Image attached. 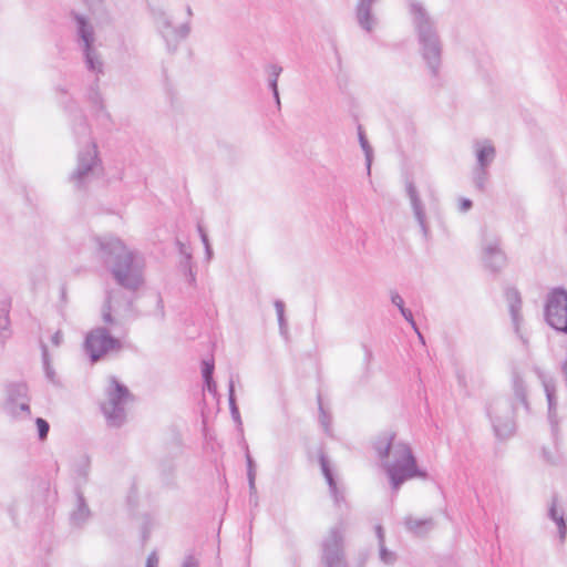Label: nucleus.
<instances>
[{
	"label": "nucleus",
	"mask_w": 567,
	"mask_h": 567,
	"mask_svg": "<svg viewBox=\"0 0 567 567\" xmlns=\"http://www.w3.org/2000/svg\"><path fill=\"white\" fill-rule=\"evenodd\" d=\"M95 256L121 287L135 291L143 285L144 259L116 236H94Z\"/></svg>",
	"instance_id": "nucleus-1"
},
{
	"label": "nucleus",
	"mask_w": 567,
	"mask_h": 567,
	"mask_svg": "<svg viewBox=\"0 0 567 567\" xmlns=\"http://www.w3.org/2000/svg\"><path fill=\"white\" fill-rule=\"evenodd\" d=\"M372 446L394 492H398L402 484L409 480L415 477L429 478L427 472L417 466L411 446L402 441L395 442L394 432L384 431L380 433L373 440Z\"/></svg>",
	"instance_id": "nucleus-2"
},
{
	"label": "nucleus",
	"mask_w": 567,
	"mask_h": 567,
	"mask_svg": "<svg viewBox=\"0 0 567 567\" xmlns=\"http://www.w3.org/2000/svg\"><path fill=\"white\" fill-rule=\"evenodd\" d=\"M409 14L420 45V53L433 76L439 74L442 63L443 45L436 21L425 6L417 1L409 2Z\"/></svg>",
	"instance_id": "nucleus-3"
},
{
	"label": "nucleus",
	"mask_w": 567,
	"mask_h": 567,
	"mask_svg": "<svg viewBox=\"0 0 567 567\" xmlns=\"http://www.w3.org/2000/svg\"><path fill=\"white\" fill-rule=\"evenodd\" d=\"M132 400V394L126 385L115 377L110 379L106 390V401L102 403L101 410L111 427H121L126 421V403Z\"/></svg>",
	"instance_id": "nucleus-4"
},
{
	"label": "nucleus",
	"mask_w": 567,
	"mask_h": 567,
	"mask_svg": "<svg viewBox=\"0 0 567 567\" xmlns=\"http://www.w3.org/2000/svg\"><path fill=\"white\" fill-rule=\"evenodd\" d=\"M101 161L97 156V147L91 142L80 150L76 157V166L69 176V182L76 188L83 189L99 173Z\"/></svg>",
	"instance_id": "nucleus-5"
},
{
	"label": "nucleus",
	"mask_w": 567,
	"mask_h": 567,
	"mask_svg": "<svg viewBox=\"0 0 567 567\" xmlns=\"http://www.w3.org/2000/svg\"><path fill=\"white\" fill-rule=\"evenodd\" d=\"M346 526L342 522L329 528L321 542V561L324 567H348L344 553Z\"/></svg>",
	"instance_id": "nucleus-6"
},
{
	"label": "nucleus",
	"mask_w": 567,
	"mask_h": 567,
	"mask_svg": "<svg viewBox=\"0 0 567 567\" xmlns=\"http://www.w3.org/2000/svg\"><path fill=\"white\" fill-rule=\"evenodd\" d=\"M487 415L498 439H507L514 433V406L508 399L493 400L487 408Z\"/></svg>",
	"instance_id": "nucleus-7"
},
{
	"label": "nucleus",
	"mask_w": 567,
	"mask_h": 567,
	"mask_svg": "<svg viewBox=\"0 0 567 567\" xmlns=\"http://www.w3.org/2000/svg\"><path fill=\"white\" fill-rule=\"evenodd\" d=\"M121 349L120 339L112 337L106 328L93 329L85 337L84 351L92 362L99 361L110 351H120Z\"/></svg>",
	"instance_id": "nucleus-8"
},
{
	"label": "nucleus",
	"mask_w": 567,
	"mask_h": 567,
	"mask_svg": "<svg viewBox=\"0 0 567 567\" xmlns=\"http://www.w3.org/2000/svg\"><path fill=\"white\" fill-rule=\"evenodd\" d=\"M545 319L551 328L567 334V290L554 288L548 293Z\"/></svg>",
	"instance_id": "nucleus-9"
},
{
	"label": "nucleus",
	"mask_w": 567,
	"mask_h": 567,
	"mask_svg": "<svg viewBox=\"0 0 567 567\" xmlns=\"http://www.w3.org/2000/svg\"><path fill=\"white\" fill-rule=\"evenodd\" d=\"M156 24L167 51L171 53L176 52L179 43L188 38L192 30L189 20L175 27L172 18L163 10L156 12Z\"/></svg>",
	"instance_id": "nucleus-10"
},
{
	"label": "nucleus",
	"mask_w": 567,
	"mask_h": 567,
	"mask_svg": "<svg viewBox=\"0 0 567 567\" xmlns=\"http://www.w3.org/2000/svg\"><path fill=\"white\" fill-rule=\"evenodd\" d=\"M6 410L17 416L19 412L30 414L28 386L25 383H11L7 386Z\"/></svg>",
	"instance_id": "nucleus-11"
},
{
	"label": "nucleus",
	"mask_w": 567,
	"mask_h": 567,
	"mask_svg": "<svg viewBox=\"0 0 567 567\" xmlns=\"http://www.w3.org/2000/svg\"><path fill=\"white\" fill-rule=\"evenodd\" d=\"M483 260L485 266L494 272L499 271L506 266L507 258L501 249V241L497 237L484 241Z\"/></svg>",
	"instance_id": "nucleus-12"
},
{
	"label": "nucleus",
	"mask_w": 567,
	"mask_h": 567,
	"mask_svg": "<svg viewBox=\"0 0 567 567\" xmlns=\"http://www.w3.org/2000/svg\"><path fill=\"white\" fill-rule=\"evenodd\" d=\"M539 379L544 386V391L548 403V421L551 427V434L556 436L558 431V419L556 414L557 409V396H556V384L554 379L547 378L545 374L539 373Z\"/></svg>",
	"instance_id": "nucleus-13"
},
{
	"label": "nucleus",
	"mask_w": 567,
	"mask_h": 567,
	"mask_svg": "<svg viewBox=\"0 0 567 567\" xmlns=\"http://www.w3.org/2000/svg\"><path fill=\"white\" fill-rule=\"evenodd\" d=\"M405 188H406V195L411 203V207L413 209L414 217L417 220V224H419L424 237H427L429 227H427L426 220H425V208H424L423 202L419 195V192H417L414 183L411 181L406 182Z\"/></svg>",
	"instance_id": "nucleus-14"
},
{
	"label": "nucleus",
	"mask_w": 567,
	"mask_h": 567,
	"mask_svg": "<svg viewBox=\"0 0 567 567\" xmlns=\"http://www.w3.org/2000/svg\"><path fill=\"white\" fill-rule=\"evenodd\" d=\"M71 17L75 22V30L81 48L94 45L95 33L89 19L79 12L72 11Z\"/></svg>",
	"instance_id": "nucleus-15"
},
{
	"label": "nucleus",
	"mask_w": 567,
	"mask_h": 567,
	"mask_svg": "<svg viewBox=\"0 0 567 567\" xmlns=\"http://www.w3.org/2000/svg\"><path fill=\"white\" fill-rule=\"evenodd\" d=\"M375 2L377 0H358L355 7L357 22L367 32H372L378 23L375 16L372 13V6Z\"/></svg>",
	"instance_id": "nucleus-16"
},
{
	"label": "nucleus",
	"mask_w": 567,
	"mask_h": 567,
	"mask_svg": "<svg viewBox=\"0 0 567 567\" xmlns=\"http://www.w3.org/2000/svg\"><path fill=\"white\" fill-rule=\"evenodd\" d=\"M375 2L377 0H358L355 7L357 22L367 32H372L378 23L375 16L372 13V6Z\"/></svg>",
	"instance_id": "nucleus-17"
},
{
	"label": "nucleus",
	"mask_w": 567,
	"mask_h": 567,
	"mask_svg": "<svg viewBox=\"0 0 567 567\" xmlns=\"http://www.w3.org/2000/svg\"><path fill=\"white\" fill-rule=\"evenodd\" d=\"M75 508L70 514V522L72 526L82 527L91 517L90 507L80 489H76Z\"/></svg>",
	"instance_id": "nucleus-18"
},
{
	"label": "nucleus",
	"mask_w": 567,
	"mask_h": 567,
	"mask_svg": "<svg viewBox=\"0 0 567 567\" xmlns=\"http://www.w3.org/2000/svg\"><path fill=\"white\" fill-rule=\"evenodd\" d=\"M320 466L329 486L330 495L333 497L336 505H340L341 502H344V492L338 487L329 462L324 455L320 456Z\"/></svg>",
	"instance_id": "nucleus-19"
},
{
	"label": "nucleus",
	"mask_w": 567,
	"mask_h": 567,
	"mask_svg": "<svg viewBox=\"0 0 567 567\" xmlns=\"http://www.w3.org/2000/svg\"><path fill=\"white\" fill-rule=\"evenodd\" d=\"M505 297L508 302L509 313L512 317L513 324L515 327V331L518 333L519 323L522 321L520 308H522V298L520 293L515 288H507L505 290Z\"/></svg>",
	"instance_id": "nucleus-20"
},
{
	"label": "nucleus",
	"mask_w": 567,
	"mask_h": 567,
	"mask_svg": "<svg viewBox=\"0 0 567 567\" xmlns=\"http://www.w3.org/2000/svg\"><path fill=\"white\" fill-rule=\"evenodd\" d=\"M476 167H489L493 163L496 151L493 144L488 141L475 143Z\"/></svg>",
	"instance_id": "nucleus-21"
},
{
	"label": "nucleus",
	"mask_w": 567,
	"mask_h": 567,
	"mask_svg": "<svg viewBox=\"0 0 567 567\" xmlns=\"http://www.w3.org/2000/svg\"><path fill=\"white\" fill-rule=\"evenodd\" d=\"M84 56L86 69L96 75L103 74V61L94 45L81 48Z\"/></svg>",
	"instance_id": "nucleus-22"
},
{
	"label": "nucleus",
	"mask_w": 567,
	"mask_h": 567,
	"mask_svg": "<svg viewBox=\"0 0 567 567\" xmlns=\"http://www.w3.org/2000/svg\"><path fill=\"white\" fill-rule=\"evenodd\" d=\"M404 525L410 532L420 536L426 534L430 529H432L434 524L432 518L420 519L414 518L412 516H408L404 519Z\"/></svg>",
	"instance_id": "nucleus-23"
},
{
	"label": "nucleus",
	"mask_w": 567,
	"mask_h": 567,
	"mask_svg": "<svg viewBox=\"0 0 567 567\" xmlns=\"http://www.w3.org/2000/svg\"><path fill=\"white\" fill-rule=\"evenodd\" d=\"M73 132L79 138V143H84L85 146L89 145L92 141L91 138V131L90 126L87 124V121L84 115L79 114L76 116L75 123L73 125Z\"/></svg>",
	"instance_id": "nucleus-24"
},
{
	"label": "nucleus",
	"mask_w": 567,
	"mask_h": 567,
	"mask_svg": "<svg viewBox=\"0 0 567 567\" xmlns=\"http://www.w3.org/2000/svg\"><path fill=\"white\" fill-rule=\"evenodd\" d=\"M554 439V451H550L546 447L543 449V456L544 460L553 465H559L564 463L565 461V454L560 449L559 445V439H558V431L556 432V436L553 434Z\"/></svg>",
	"instance_id": "nucleus-25"
},
{
	"label": "nucleus",
	"mask_w": 567,
	"mask_h": 567,
	"mask_svg": "<svg viewBox=\"0 0 567 567\" xmlns=\"http://www.w3.org/2000/svg\"><path fill=\"white\" fill-rule=\"evenodd\" d=\"M512 382L515 399L519 401L525 406L526 410H528L529 406L527 401L526 388L522 377L516 371V369H514L512 372Z\"/></svg>",
	"instance_id": "nucleus-26"
},
{
	"label": "nucleus",
	"mask_w": 567,
	"mask_h": 567,
	"mask_svg": "<svg viewBox=\"0 0 567 567\" xmlns=\"http://www.w3.org/2000/svg\"><path fill=\"white\" fill-rule=\"evenodd\" d=\"M10 302L7 300L0 301V337L6 339L10 336Z\"/></svg>",
	"instance_id": "nucleus-27"
},
{
	"label": "nucleus",
	"mask_w": 567,
	"mask_h": 567,
	"mask_svg": "<svg viewBox=\"0 0 567 567\" xmlns=\"http://www.w3.org/2000/svg\"><path fill=\"white\" fill-rule=\"evenodd\" d=\"M548 515H549L550 519H553L556 523V525L558 527L559 539L563 543L565 540L566 534H567V524L564 518V515L558 514L555 501L553 502V504L549 508Z\"/></svg>",
	"instance_id": "nucleus-28"
},
{
	"label": "nucleus",
	"mask_w": 567,
	"mask_h": 567,
	"mask_svg": "<svg viewBox=\"0 0 567 567\" xmlns=\"http://www.w3.org/2000/svg\"><path fill=\"white\" fill-rule=\"evenodd\" d=\"M228 402H229V410H230V414H231L233 420L237 424L240 425L241 424V419H240L239 409H238L237 403H236L235 381H234V377L233 375L230 377L229 382H228Z\"/></svg>",
	"instance_id": "nucleus-29"
},
{
	"label": "nucleus",
	"mask_w": 567,
	"mask_h": 567,
	"mask_svg": "<svg viewBox=\"0 0 567 567\" xmlns=\"http://www.w3.org/2000/svg\"><path fill=\"white\" fill-rule=\"evenodd\" d=\"M91 13L101 21H109L110 13L104 0H89Z\"/></svg>",
	"instance_id": "nucleus-30"
},
{
	"label": "nucleus",
	"mask_w": 567,
	"mask_h": 567,
	"mask_svg": "<svg viewBox=\"0 0 567 567\" xmlns=\"http://www.w3.org/2000/svg\"><path fill=\"white\" fill-rule=\"evenodd\" d=\"M97 82H99V79H96L94 86H92L90 90L89 100L96 107L97 111L102 112L104 114V116L107 120H110L111 116L105 110L102 94L100 93L99 87H97Z\"/></svg>",
	"instance_id": "nucleus-31"
},
{
	"label": "nucleus",
	"mask_w": 567,
	"mask_h": 567,
	"mask_svg": "<svg viewBox=\"0 0 567 567\" xmlns=\"http://www.w3.org/2000/svg\"><path fill=\"white\" fill-rule=\"evenodd\" d=\"M489 178L488 167H476L473 171V182L475 187L484 192L486 188L487 181Z\"/></svg>",
	"instance_id": "nucleus-32"
},
{
	"label": "nucleus",
	"mask_w": 567,
	"mask_h": 567,
	"mask_svg": "<svg viewBox=\"0 0 567 567\" xmlns=\"http://www.w3.org/2000/svg\"><path fill=\"white\" fill-rule=\"evenodd\" d=\"M358 137H359L360 146L365 155L368 174H370V168H371V163H372V147L369 144L361 125L358 126Z\"/></svg>",
	"instance_id": "nucleus-33"
},
{
	"label": "nucleus",
	"mask_w": 567,
	"mask_h": 567,
	"mask_svg": "<svg viewBox=\"0 0 567 567\" xmlns=\"http://www.w3.org/2000/svg\"><path fill=\"white\" fill-rule=\"evenodd\" d=\"M282 72V68L278 64H270L267 66L268 86L271 91L278 89V79Z\"/></svg>",
	"instance_id": "nucleus-34"
},
{
	"label": "nucleus",
	"mask_w": 567,
	"mask_h": 567,
	"mask_svg": "<svg viewBox=\"0 0 567 567\" xmlns=\"http://www.w3.org/2000/svg\"><path fill=\"white\" fill-rule=\"evenodd\" d=\"M246 462H247V480L249 489L255 494V482H256V463L251 457L249 451L246 453Z\"/></svg>",
	"instance_id": "nucleus-35"
},
{
	"label": "nucleus",
	"mask_w": 567,
	"mask_h": 567,
	"mask_svg": "<svg viewBox=\"0 0 567 567\" xmlns=\"http://www.w3.org/2000/svg\"><path fill=\"white\" fill-rule=\"evenodd\" d=\"M319 422L327 434L331 433V415L323 409L321 396L318 395Z\"/></svg>",
	"instance_id": "nucleus-36"
},
{
	"label": "nucleus",
	"mask_w": 567,
	"mask_h": 567,
	"mask_svg": "<svg viewBox=\"0 0 567 567\" xmlns=\"http://www.w3.org/2000/svg\"><path fill=\"white\" fill-rule=\"evenodd\" d=\"M379 557L380 560L385 565H393L396 561V554L392 550H389L385 547V544L379 545Z\"/></svg>",
	"instance_id": "nucleus-37"
},
{
	"label": "nucleus",
	"mask_w": 567,
	"mask_h": 567,
	"mask_svg": "<svg viewBox=\"0 0 567 567\" xmlns=\"http://www.w3.org/2000/svg\"><path fill=\"white\" fill-rule=\"evenodd\" d=\"M41 352H42V361H43L47 378L53 382L54 381V371H53L52 367L50 365L48 347L43 342H41Z\"/></svg>",
	"instance_id": "nucleus-38"
},
{
	"label": "nucleus",
	"mask_w": 567,
	"mask_h": 567,
	"mask_svg": "<svg viewBox=\"0 0 567 567\" xmlns=\"http://www.w3.org/2000/svg\"><path fill=\"white\" fill-rule=\"evenodd\" d=\"M179 266L182 270L185 272V275L188 277V281L190 284L195 282V274L193 272L192 268V254H186V257L183 258Z\"/></svg>",
	"instance_id": "nucleus-39"
},
{
	"label": "nucleus",
	"mask_w": 567,
	"mask_h": 567,
	"mask_svg": "<svg viewBox=\"0 0 567 567\" xmlns=\"http://www.w3.org/2000/svg\"><path fill=\"white\" fill-rule=\"evenodd\" d=\"M399 311L403 316V318L411 324L413 330L417 333L420 340L422 342H424L423 336L419 331V328H417V326H416V323L414 321V318H413V315H412L411 310L404 307V308L400 309Z\"/></svg>",
	"instance_id": "nucleus-40"
},
{
	"label": "nucleus",
	"mask_w": 567,
	"mask_h": 567,
	"mask_svg": "<svg viewBox=\"0 0 567 567\" xmlns=\"http://www.w3.org/2000/svg\"><path fill=\"white\" fill-rule=\"evenodd\" d=\"M35 424H37V429H38L39 439L41 441L45 440L48 436L49 430H50V425H49L48 421H45L42 417H37Z\"/></svg>",
	"instance_id": "nucleus-41"
},
{
	"label": "nucleus",
	"mask_w": 567,
	"mask_h": 567,
	"mask_svg": "<svg viewBox=\"0 0 567 567\" xmlns=\"http://www.w3.org/2000/svg\"><path fill=\"white\" fill-rule=\"evenodd\" d=\"M111 300H110V297L106 298V301H105V305L103 307V321L107 324H114L115 323V320L114 318L112 317V313H111V305H110Z\"/></svg>",
	"instance_id": "nucleus-42"
},
{
	"label": "nucleus",
	"mask_w": 567,
	"mask_h": 567,
	"mask_svg": "<svg viewBox=\"0 0 567 567\" xmlns=\"http://www.w3.org/2000/svg\"><path fill=\"white\" fill-rule=\"evenodd\" d=\"M214 362L213 361H203L202 375L204 380L214 379Z\"/></svg>",
	"instance_id": "nucleus-43"
},
{
	"label": "nucleus",
	"mask_w": 567,
	"mask_h": 567,
	"mask_svg": "<svg viewBox=\"0 0 567 567\" xmlns=\"http://www.w3.org/2000/svg\"><path fill=\"white\" fill-rule=\"evenodd\" d=\"M391 302L400 310L404 308V300L398 291H391Z\"/></svg>",
	"instance_id": "nucleus-44"
},
{
	"label": "nucleus",
	"mask_w": 567,
	"mask_h": 567,
	"mask_svg": "<svg viewBox=\"0 0 567 567\" xmlns=\"http://www.w3.org/2000/svg\"><path fill=\"white\" fill-rule=\"evenodd\" d=\"M158 566V556L156 551H152L146 559V567H157Z\"/></svg>",
	"instance_id": "nucleus-45"
},
{
	"label": "nucleus",
	"mask_w": 567,
	"mask_h": 567,
	"mask_svg": "<svg viewBox=\"0 0 567 567\" xmlns=\"http://www.w3.org/2000/svg\"><path fill=\"white\" fill-rule=\"evenodd\" d=\"M206 390L213 395L217 394V385L214 379L204 380Z\"/></svg>",
	"instance_id": "nucleus-46"
},
{
	"label": "nucleus",
	"mask_w": 567,
	"mask_h": 567,
	"mask_svg": "<svg viewBox=\"0 0 567 567\" xmlns=\"http://www.w3.org/2000/svg\"><path fill=\"white\" fill-rule=\"evenodd\" d=\"M198 560L193 555H187L182 567H198Z\"/></svg>",
	"instance_id": "nucleus-47"
},
{
	"label": "nucleus",
	"mask_w": 567,
	"mask_h": 567,
	"mask_svg": "<svg viewBox=\"0 0 567 567\" xmlns=\"http://www.w3.org/2000/svg\"><path fill=\"white\" fill-rule=\"evenodd\" d=\"M472 206H473V203L471 199L461 198L458 209L464 213V212L470 210L472 208Z\"/></svg>",
	"instance_id": "nucleus-48"
},
{
	"label": "nucleus",
	"mask_w": 567,
	"mask_h": 567,
	"mask_svg": "<svg viewBox=\"0 0 567 567\" xmlns=\"http://www.w3.org/2000/svg\"><path fill=\"white\" fill-rule=\"evenodd\" d=\"M51 342L53 346L59 347L63 342V334L60 330L55 331L54 334L51 337Z\"/></svg>",
	"instance_id": "nucleus-49"
},
{
	"label": "nucleus",
	"mask_w": 567,
	"mask_h": 567,
	"mask_svg": "<svg viewBox=\"0 0 567 567\" xmlns=\"http://www.w3.org/2000/svg\"><path fill=\"white\" fill-rule=\"evenodd\" d=\"M375 534H377L379 545L385 544L384 530L381 525L375 526Z\"/></svg>",
	"instance_id": "nucleus-50"
},
{
	"label": "nucleus",
	"mask_w": 567,
	"mask_h": 567,
	"mask_svg": "<svg viewBox=\"0 0 567 567\" xmlns=\"http://www.w3.org/2000/svg\"><path fill=\"white\" fill-rule=\"evenodd\" d=\"M274 306L277 312V317H282L285 315V303L281 300H276Z\"/></svg>",
	"instance_id": "nucleus-51"
},
{
	"label": "nucleus",
	"mask_w": 567,
	"mask_h": 567,
	"mask_svg": "<svg viewBox=\"0 0 567 567\" xmlns=\"http://www.w3.org/2000/svg\"><path fill=\"white\" fill-rule=\"evenodd\" d=\"M362 349L364 351V361L369 364L373 357L372 350L367 344H363Z\"/></svg>",
	"instance_id": "nucleus-52"
},
{
	"label": "nucleus",
	"mask_w": 567,
	"mask_h": 567,
	"mask_svg": "<svg viewBox=\"0 0 567 567\" xmlns=\"http://www.w3.org/2000/svg\"><path fill=\"white\" fill-rule=\"evenodd\" d=\"M278 323H279L280 332L281 333L286 332L287 331V320H286L285 315L282 317H278Z\"/></svg>",
	"instance_id": "nucleus-53"
},
{
	"label": "nucleus",
	"mask_w": 567,
	"mask_h": 567,
	"mask_svg": "<svg viewBox=\"0 0 567 567\" xmlns=\"http://www.w3.org/2000/svg\"><path fill=\"white\" fill-rule=\"evenodd\" d=\"M249 503L252 506L258 505V495H257V488L255 487V494L249 489Z\"/></svg>",
	"instance_id": "nucleus-54"
},
{
	"label": "nucleus",
	"mask_w": 567,
	"mask_h": 567,
	"mask_svg": "<svg viewBox=\"0 0 567 567\" xmlns=\"http://www.w3.org/2000/svg\"><path fill=\"white\" fill-rule=\"evenodd\" d=\"M177 245H178V249H179L181 255L186 257V254H190L189 251H187V248H186L185 244H183L182 241L178 240Z\"/></svg>",
	"instance_id": "nucleus-55"
},
{
	"label": "nucleus",
	"mask_w": 567,
	"mask_h": 567,
	"mask_svg": "<svg viewBox=\"0 0 567 567\" xmlns=\"http://www.w3.org/2000/svg\"><path fill=\"white\" fill-rule=\"evenodd\" d=\"M272 92V96L275 99V102L277 104L278 107H280V96H279V90H274L271 91Z\"/></svg>",
	"instance_id": "nucleus-56"
},
{
	"label": "nucleus",
	"mask_w": 567,
	"mask_h": 567,
	"mask_svg": "<svg viewBox=\"0 0 567 567\" xmlns=\"http://www.w3.org/2000/svg\"><path fill=\"white\" fill-rule=\"evenodd\" d=\"M205 254L208 260L213 257V249L210 245H207V247H205Z\"/></svg>",
	"instance_id": "nucleus-57"
},
{
	"label": "nucleus",
	"mask_w": 567,
	"mask_h": 567,
	"mask_svg": "<svg viewBox=\"0 0 567 567\" xmlns=\"http://www.w3.org/2000/svg\"><path fill=\"white\" fill-rule=\"evenodd\" d=\"M200 239H202L204 247H207V245H210L207 235H203Z\"/></svg>",
	"instance_id": "nucleus-58"
},
{
	"label": "nucleus",
	"mask_w": 567,
	"mask_h": 567,
	"mask_svg": "<svg viewBox=\"0 0 567 567\" xmlns=\"http://www.w3.org/2000/svg\"><path fill=\"white\" fill-rule=\"evenodd\" d=\"M197 230H198V234H199L200 237L203 235H207L205 229H204V227L200 224L197 225Z\"/></svg>",
	"instance_id": "nucleus-59"
},
{
	"label": "nucleus",
	"mask_w": 567,
	"mask_h": 567,
	"mask_svg": "<svg viewBox=\"0 0 567 567\" xmlns=\"http://www.w3.org/2000/svg\"><path fill=\"white\" fill-rule=\"evenodd\" d=\"M186 14L188 16V18H192L193 17V9L192 7L188 4L186 6Z\"/></svg>",
	"instance_id": "nucleus-60"
}]
</instances>
